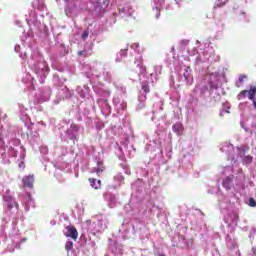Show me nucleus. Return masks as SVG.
Masks as SVG:
<instances>
[{"label": "nucleus", "mask_w": 256, "mask_h": 256, "mask_svg": "<svg viewBox=\"0 0 256 256\" xmlns=\"http://www.w3.org/2000/svg\"><path fill=\"white\" fill-rule=\"evenodd\" d=\"M255 95H256V86L255 85H250V89L249 90H242L237 95V99H238V101H241V100L246 99L248 97V99L250 101H252V105H253L254 109H256Z\"/></svg>", "instance_id": "nucleus-1"}, {"label": "nucleus", "mask_w": 256, "mask_h": 256, "mask_svg": "<svg viewBox=\"0 0 256 256\" xmlns=\"http://www.w3.org/2000/svg\"><path fill=\"white\" fill-rule=\"evenodd\" d=\"M66 230L67 232L65 233V237H70L74 241H77L79 237V232L77 231V228H75V226H67Z\"/></svg>", "instance_id": "nucleus-2"}, {"label": "nucleus", "mask_w": 256, "mask_h": 256, "mask_svg": "<svg viewBox=\"0 0 256 256\" xmlns=\"http://www.w3.org/2000/svg\"><path fill=\"white\" fill-rule=\"evenodd\" d=\"M24 187H28L29 189H33V183H35V179L33 175L25 176L22 180Z\"/></svg>", "instance_id": "nucleus-3"}, {"label": "nucleus", "mask_w": 256, "mask_h": 256, "mask_svg": "<svg viewBox=\"0 0 256 256\" xmlns=\"http://www.w3.org/2000/svg\"><path fill=\"white\" fill-rule=\"evenodd\" d=\"M88 181L93 189L98 190L101 188V180H97L95 178H89Z\"/></svg>", "instance_id": "nucleus-4"}, {"label": "nucleus", "mask_w": 256, "mask_h": 256, "mask_svg": "<svg viewBox=\"0 0 256 256\" xmlns=\"http://www.w3.org/2000/svg\"><path fill=\"white\" fill-rule=\"evenodd\" d=\"M172 129L174 133H177V135H181V133H183V124H181V122H178L172 126Z\"/></svg>", "instance_id": "nucleus-5"}, {"label": "nucleus", "mask_w": 256, "mask_h": 256, "mask_svg": "<svg viewBox=\"0 0 256 256\" xmlns=\"http://www.w3.org/2000/svg\"><path fill=\"white\" fill-rule=\"evenodd\" d=\"M95 173L99 175L100 173H103L105 171V167L103 166V162H98V168H94Z\"/></svg>", "instance_id": "nucleus-6"}, {"label": "nucleus", "mask_w": 256, "mask_h": 256, "mask_svg": "<svg viewBox=\"0 0 256 256\" xmlns=\"http://www.w3.org/2000/svg\"><path fill=\"white\" fill-rule=\"evenodd\" d=\"M142 90L144 93H151V88L149 87V82L142 83Z\"/></svg>", "instance_id": "nucleus-7"}, {"label": "nucleus", "mask_w": 256, "mask_h": 256, "mask_svg": "<svg viewBox=\"0 0 256 256\" xmlns=\"http://www.w3.org/2000/svg\"><path fill=\"white\" fill-rule=\"evenodd\" d=\"M253 162V156H246L244 159H243V163H245L246 165H249V163H252Z\"/></svg>", "instance_id": "nucleus-8"}, {"label": "nucleus", "mask_w": 256, "mask_h": 256, "mask_svg": "<svg viewBox=\"0 0 256 256\" xmlns=\"http://www.w3.org/2000/svg\"><path fill=\"white\" fill-rule=\"evenodd\" d=\"M65 249H66V251H71V249H73V242L67 241L65 244Z\"/></svg>", "instance_id": "nucleus-9"}, {"label": "nucleus", "mask_w": 256, "mask_h": 256, "mask_svg": "<svg viewBox=\"0 0 256 256\" xmlns=\"http://www.w3.org/2000/svg\"><path fill=\"white\" fill-rule=\"evenodd\" d=\"M231 183V178L227 177L224 181H223V187H229Z\"/></svg>", "instance_id": "nucleus-10"}, {"label": "nucleus", "mask_w": 256, "mask_h": 256, "mask_svg": "<svg viewBox=\"0 0 256 256\" xmlns=\"http://www.w3.org/2000/svg\"><path fill=\"white\" fill-rule=\"evenodd\" d=\"M245 79H247V75L242 74L239 76L238 81H239V83H243L245 81Z\"/></svg>", "instance_id": "nucleus-11"}, {"label": "nucleus", "mask_w": 256, "mask_h": 256, "mask_svg": "<svg viewBox=\"0 0 256 256\" xmlns=\"http://www.w3.org/2000/svg\"><path fill=\"white\" fill-rule=\"evenodd\" d=\"M249 206H250V207H256L255 198H250V199H249Z\"/></svg>", "instance_id": "nucleus-12"}, {"label": "nucleus", "mask_w": 256, "mask_h": 256, "mask_svg": "<svg viewBox=\"0 0 256 256\" xmlns=\"http://www.w3.org/2000/svg\"><path fill=\"white\" fill-rule=\"evenodd\" d=\"M189 71H191V68L186 69V73H184V78L187 80L190 77Z\"/></svg>", "instance_id": "nucleus-13"}, {"label": "nucleus", "mask_w": 256, "mask_h": 256, "mask_svg": "<svg viewBox=\"0 0 256 256\" xmlns=\"http://www.w3.org/2000/svg\"><path fill=\"white\" fill-rule=\"evenodd\" d=\"M87 37H89V32L88 31L83 32L82 39L85 41V39H87Z\"/></svg>", "instance_id": "nucleus-14"}, {"label": "nucleus", "mask_w": 256, "mask_h": 256, "mask_svg": "<svg viewBox=\"0 0 256 256\" xmlns=\"http://www.w3.org/2000/svg\"><path fill=\"white\" fill-rule=\"evenodd\" d=\"M229 109H231V108L228 107L227 110H223L222 112H220V117H223V114H224V113H230V112H229Z\"/></svg>", "instance_id": "nucleus-15"}, {"label": "nucleus", "mask_w": 256, "mask_h": 256, "mask_svg": "<svg viewBox=\"0 0 256 256\" xmlns=\"http://www.w3.org/2000/svg\"><path fill=\"white\" fill-rule=\"evenodd\" d=\"M78 55L81 57V55H84V57H87V54H85V51H79Z\"/></svg>", "instance_id": "nucleus-16"}, {"label": "nucleus", "mask_w": 256, "mask_h": 256, "mask_svg": "<svg viewBox=\"0 0 256 256\" xmlns=\"http://www.w3.org/2000/svg\"><path fill=\"white\" fill-rule=\"evenodd\" d=\"M19 167H22V169H25V162H21V163L19 164Z\"/></svg>", "instance_id": "nucleus-17"}, {"label": "nucleus", "mask_w": 256, "mask_h": 256, "mask_svg": "<svg viewBox=\"0 0 256 256\" xmlns=\"http://www.w3.org/2000/svg\"><path fill=\"white\" fill-rule=\"evenodd\" d=\"M122 53H123V55H126L127 50H123Z\"/></svg>", "instance_id": "nucleus-18"}, {"label": "nucleus", "mask_w": 256, "mask_h": 256, "mask_svg": "<svg viewBox=\"0 0 256 256\" xmlns=\"http://www.w3.org/2000/svg\"><path fill=\"white\" fill-rule=\"evenodd\" d=\"M217 7H222V5L221 4H217Z\"/></svg>", "instance_id": "nucleus-19"}]
</instances>
